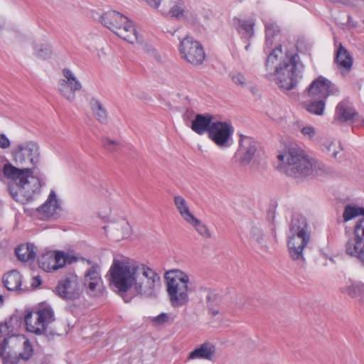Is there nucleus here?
I'll return each instance as SVG.
<instances>
[{"mask_svg":"<svg viewBox=\"0 0 364 364\" xmlns=\"http://www.w3.org/2000/svg\"><path fill=\"white\" fill-rule=\"evenodd\" d=\"M282 53L281 45L277 46L270 51L265 63V67L267 70L272 71L274 69L273 65L277 61L278 58L282 55Z\"/></svg>","mask_w":364,"mask_h":364,"instance_id":"473e14b6","label":"nucleus"},{"mask_svg":"<svg viewBox=\"0 0 364 364\" xmlns=\"http://www.w3.org/2000/svg\"><path fill=\"white\" fill-rule=\"evenodd\" d=\"M250 235L252 238L255 240L258 243L262 244L263 242L264 235L261 228L252 227L250 231Z\"/></svg>","mask_w":364,"mask_h":364,"instance_id":"a18cd8bd","label":"nucleus"},{"mask_svg":"<svg viewBox=\"0 0 364 364\" xmlns=\"http://www.w3.org/2000/svg\"><path fill=\"white\" fill-rule=\"evenodd\" d=\"M350 20H351V17H350V16H348L347 23H351V22H350Z\"/></svg>","mask_w":364,"mask_h":364,"instance_id":"0e129e2a","label":"nucleus"},{"mask_svg":"<svg viewBox=\"0 0 364 364\" xmlns=\"http://www.w3.org/2000/svg\"><path fill=\"white\" fill-rule=\"evenodd\" d=\"M174 3L175 4L170 9L168 14L176 20H183L186 12L181 6V0H174Z\"/></svg>","mask_w":364,"mask_h":364,"instance_id":"c9c22d12","label":"nucleus"},{"mask_svg":"<svg viewBox=\"0 0 364 364\" xmlns=\"http://www.w3.org/2000/svg\"><path fill=\"white\" fill-rule=\"evenodd\" d=\"M106 27L118 37L134 43L139 41V35L133 24H108Z\"/></svg>","mask_w":364,"mask_h":364,"instance_id":"dca6fc26","label":"nucleus"},{"mask_svg":"<svg viewBox=\"0 0 364 364\" xmlns=\"http://www.w3.org/2000/svg\"><path fill=\"white\" fill-rule=\"evenodd\" d=\"M143 51L149 57L153 58L157 62H161V57L156 49L150 44H144L143 46Z\"/></svg>","mask_w":364,"mask_h":364,"instance_id":"79ce46f5","label":"nucleus"},{"mask_svg":"<svg viewBox=\"0 0 364 364\" xmlns=\"http://www.w3.org/2000/svg\"><path fill=\"white\" fill-rule=\"evenodd\" d=\"M102 284L100 267L97 264H94L87 270L85 274L84 285L87 294L90 296H95L97 291L100 289Z\"/></svg>","mask_w":364,"mask_h":364,"instance_id":"2eb2a0df","label":"nucleus"},{"mask_svg":"<svg viewBox=\"0 0 364 364\" xmlns=\"http://www.w3.org/2000/svg\"><path fill=\"white\" fill-rule=\"evenodd\" d=\"M360 208H362L363 210H361V212H362V215L364 216V207H360Z\"/></svg>","mask_w":364,"mask_h":364,"instance_id":"69168bd1","label":"nucleus"},{"mask_svg":"<svg viewBox=\"0 0 364 364\" xmlns=\"http://www.w3.org/2000/svg\"><path fill=\"white\" fill-rule=\"evenodd\" d=\"M279 170L293 178H303L312 171V164L302 150L289 149L284 154L277 156Z\"/></svg>","mask_w":364,"mask_h":364,"instance_id":"39448f33","label":"nucleus"},{"mask_svg":"<svg viewBox=\"0 0 364 364\" xmlns=\"http://www.w3.org/2000/svg\"><path fill=\"white\" fill-rule=\"evenodd\" d=\"M179 28H176L173 24H164V26L161 28L164 33H167L173 36Z\"/></svg>","mask_w":364,"mask_h":364,"instance_id":"8fccbe9b","label":"nucleus"},{"mask_svg":"<svg viewBox=\"0 0 364 364\" xmlns=\"http://www.w3.org/2000/svg\"><path fill=\"white\" fill-rule=\"evenodd\" d=\"M41 282H42V281H41L40 277H38V276L34 277L33 278V282L31 283V286L33 288H36L41 284Z\"/></svg>","mask_w":364,"mask_h":364,"instance_id":"864d4df0","label":"nucleus"},{"mask_svg":"<svg viewBox=\"0 0 364 364\" xmlns=\"http://www.w3.org/2000/svg\"><path fill=\"white\" fill-rule=\"evenodd\" d=\"M150 6L158 9L161 4V0H144Z\"/></svg>","mask_w":364,"mask_h":364,"instance_id":"603ef678","label":"nucleus"},{"mask_svg":"<svg viewBox=\"0 0 364 364\" xmlns=\"http://www.w3.org/2000/svg\"><path fill=\"white\" fill-rule=\"evenodd\" d=\"M250 47V43H248L247 45H246V46H245V50H247H247H249Z\"/></svg>","mask_w":364,"mask_h":364,"instance_id":"680f3d73","label":"nucleus"},{"mask_svg":"<svg viewBox=\"0 0 364 364\" xmlns=\"http://www.w3.org/2000/svg\"><path fill=\"white\" fill-rule=\"evenodd\" d=\"M321 149L323 152L330 157L335 159L338 158V154L342 148L333 139H326L321 142Z\"/></svg>","mask_w":364,"mask_h":364,"instance_id":"a878e982","label":"nucleus"},{"mask_svg":"<svg viewBox=\"0 0 364 364\" xmlns=\"http://www.w3.org/2000/svg\"><path fill=\"white\" fill-rule=\"evenodd\" d=\"M60 210V201L57 198L55 192L51 190L46 202L39 206L36 211L42 215V218H49Z\"/></svg>","mask_w":364,"mask_h":364,"instance_id":"f3484780","label":"nucleus"},{"mask_svg":"<svg viewBox=\"0 0 364 364\" xmlns=\"http://www.w3.org/2000/svg\"><path fill=\"white\" fill-rule=\"evenodd\" d=\"M357 116V112L348 100L340 102L336 107L334 119L340 122L353 120Z\"/></svg>","mask_w":364,"mask_h":364,"instance_id":"6ab92c4d","label":"nucleus"},{"mask_svg":"<svg viewBox=\"0 0 364 364\" xmlns=\"http://www.w3.org/2000/svg\"><path fill=\"white\" fill-rule=\"evenodd\" d=\"M335 60L341 68L347 70H350L352 67L353 58L341 43L336 52Z\"/></svg>","mask_w":364,"mask_h":364,"instance_id":"393cba45","label":"nucleus"},{"mask_svg":"<svg viewBox=\"0 0 364 364\" xmlns=\"http://www.w3.org/2000/svg\"><path fill=\"white\" fill-rule=\"evenodd\" d=\"M166 291L171 305L174 308L186 306L189 301L188 276L178 269H173L165 274Z\"/></svg>","mask_w":364,"mask_h":364,"instance_id":"0eeeda50","label":"nucleus"},{"mask_svg":"<svg viewBox=\"0 0 364 364\" xmlns=\"http://www.w3.org/2000/svg\"><path fill=\"white\" fill-rule=\"evenodd\" d=\"M39 267L46 272L56 270L53 252H49L43 254L38 259Z\"/></svg>","mask_w":364,"mask_h":364,"instance_id":"7c9ffc66","label":"nucleus"},{"mask_svg":"<svg viewBox=\"0 0 364 364\" xmlns=\"http://www.w3.org/2000/svg\"><path fill=\"white\" fill-rule=\"evenodd\" d=\"M194 115V112L191 109H187L185 112L183 117L184 119H190Z\"/></svg>","mask_w":364,"mask_h":364,"instance_id":"4d7b16f0","label":"nucleus"},{"mask_svg":"<svg viewBox=\"0 0 364 364\" xmlns=\"http://www.w3.org/2000/svg\"><path fill=\"white\" fill-rule=\"evenodd\" d=\"M306 92L311 97V101L306 105V110L313 114L322 115L326 98L329 95H338L339 90L330 80L320 76L311 83Z\"/></svg>","mask_w":364,"mask_h":364,"instance_id":"423d86ee","label":"nucleus"},{"mask_svg":"<svg viewBox=\"0 0 364 364\" xmlns=\"http://www.w3.org/2000/svg\"><path fill=\"white\" fill-rule=\"evenodd\" d=\"M55 291L62 299L74 300L80 297L82 289L77 277L70 274L58 282Z\"/></svg>","mask_w":364,"mask_h":364,"instance_id":"9b49d317","label":"nucleus"},{"mask_svg":"<svg viewBox=\"0 0 364 364\" xmlns=\"http://www.w3.org/2000/svg\"><path fill=\"white\" fill-rule=\"evenodd\" d=\"M280 33V28L277 24H266L264 52L268 53L273 45L274 41Z\"/></svg>","mask_w":364,"mask_h":364,"instance_id":"bb28decb","label":"nucleus"},{"mask_svg":"<svg viewBox=\"0 0 364 364\" xmlns=\"http://www.w3.org/2000/svg\"><path fill=\"white\" fill-rule=\"evenodd\" d=\"M301 133L309 139L312 141L317 140L316 130L310 125L304 126L301 129Z\"/></svg>","mask_w":364,"mask_h":364,"instance_id":"c03bdc74","label":"nucleus"},{"mask_svg":"<svg viewBox=\"0 0 364 364\" xmlns=\"http://www.w3.org/2000/svg\"><path fill=\"white\" fill-rule=\"evenodd\" d=\"M195 26H197L195 29L197 31H201L202 26H200V24H194Z\"/></svg>","mask_w":364,"mask_h":364,"instance_id":"bf43d9fd","label":"nucleus"},{"mask_svg":"<svg viewBox=\"0 0 364 364\" xmlns=\"http://www.w3.org/2000/svg\"><path fill=\"white\" fill-rule=\"evenodd\" d=\"M53 256L55 264L56 266V270L65 266V264L67 262L68 258L66 257V255L64 252L58 251L53 252Z\"/></svg>","mask_w":364,"mask_h":364,"instance_id":"37998d69","label":"nucleus"},{"mask_svg":"<svg viewBox=\"0 0 364 364\" xmlns=\"http://www.w3.org/2000/svg\"><path fill=\"white\" fill-rule=\"evenodd\" d=\"M33 55L38 59L47 60L51 57L52 50L50 46L46 43L35 44Z\"/></svg>","mask_w":364,"mask_h":364,"instance_id":"2f4dec72","label":"nucleus"},{"mask_svg":"<svg viewBox=\"0 0 364 364\" xmlns=\"http://www.w3.org/2000/svg\"><path fill=\"white\" fill-rule=\"evenodd\" d=\"M173 200L178 211L183 220L188 222L192 219L194 215L191 213L186 200L181 196H176Z\"/></svg>","mask_w":364,"mask_h":364,"instance_id":"c85d7f7f","label":"nucleus"},{"mask_svg":"<svg viewBox=\"0 0 364 364\" xmlns=\"http://www.w3.org/2000/svg\"><path fill=\"white\" fill-rule=\"evenodd\" d=\"M249 90L253 95H257L258 92V90L255 87L250 86Z\"/></svg>","mask_w":364,"mask_h":364,"instance_id":"13d9d810","label":"nucleus"},{"mask_svg":"<svg viewBox=\"0 0 364 364\" xmlns=\"http://www.w3.org/2000/svg\"><path fill=\"white\" fill-rule=\"evenodd\" d=\"M215 351V348L214 346L208 343H204L199 348H196L189 353L188 360L197 358L211 360Z\"/></svg>","mask_w":364,"mask_h":364,"instance_id":"5701e85b","label":"nucleus"},{"mask_svg":"<svg viewBox=\"0 0 364 364\" xmlns=\"http://www.w3.org/2000/svg\"><path fill=\"white\" fill-rule=\"evenodd\" d=\"M100 23H132V21L124 14L109 10L102 13V19Z\"/></svg>","mask_w":364,"mask_h":364,"instance_id":"cd10ccee","label":"nucleus"},{"mask_svg":"<svg viewBox=\"0 0 364 364\" xmlns=\"http://www.w3.org/2000/svg\"><path fill=\"white\" fill-rule=\"evenodd\" d=\"M233 134V127L225 122H214L212 124L208 137L218 146L226 148L230 146V141Z\"/></svg>","mask_w":364,"mask_h":364,"instance_id":"ddd939ff","label":"nucleus"},{"mask_svg":"<svg viewBox=\"0 0 364 364\" xmlns=\"http://www.w3.org/2000/svg\"><path fill=\"white\" fill-rule=\"evenodd\" d=\"M55 319L53 310L45 304L27 312L24 317L26 330L36 335L47 334L49 326Z\"/></svg>","mask_w":364,"mask_h":364,"instance_id":"1a4fd4ad","label":"nucleus"},{"mask_svg":"<svg viewBox=\"0 0 364 364\" xmlns=\"http://www.w3.org/2000/svg\"><path fill=\"white\" fill-rule=\"evenodd\" d=\"M257 149V143L254 139L244 135L240 136V146L236 154L242 164H248L251 161Z\"/></svg>","mask_w":364,"mask_h":364,"instance_id":"4468645a","label":"nucleus"},{"mask_svg":"<svg viewBox=\"0 0 364 364\" xmlns=\"http://www.w3.org/2000/svg\"><path fill=\"white\" fill-rule=\"evenodd\" d=\"M229 76L232 82L238 87H245L247 84L245 75L241 72L232 71L229 74Z\"/></svg>","mask_w":364,"mask_h":364,"instance_id":"ea45409f","label":"nucleus"},{"mask_svg":"<svg viewBox=\"0 0 364 364\" xmlns=\"http://www.w3.org/2000/svg\"><path fill=\"white\" fill-rule=\"evenodd\" d=\"M213 117L209 114H197L195 118L191 121V129L199 135H203L205 132H210V127L214 122Z\"/></svg>","mask_w":364,"mask_h":364,"instance_id":"a211bd4d","label":"nucleus"},{"mask_svg":"<svg viewBox=\"0 0 364 364\" xmlns=\"http://www.w3.org/2000/svg\"><path fill=\"white\" fill-rule=\"evenodd\" d=\"M340 290L351 298L363 297L364 296V283L349 279Z\"/></svg>","mask_w":364,"mask_h":364,"instance_id":"4be33fe9","label":"nucleus"},{"mask_svg":"<svg viewBox=\"0 0 364 364\" xmlns=\"http://www.w3.org/2000/svg\"><path fill=\"white\" fill-rule=\"evenodd\" d=\"M2 282L4 287L9 291H22L21 288L22 284V276L20 272L16 269L11 270L6 273Z\"/></svg>","mask_w":364,"mask_h":364,"instance_id":"aec40b11","label":"nucleus"},{"mask_svg":"<svg viewBox=\"0 0 364 364\" xmlns=\"http://www.w3.org/2000/svg\"><path fill=\"white\" fill-rule=\"evenodd\" d=\"M187 223L194 227L198 233L203 237L209 238L211 237V234L207 226L202 223L201 221L197 219L195 216H193L192 219L189 220Z\"/></svg>","mask_w":364,"mask_h":364,"instance_id":"72a5a7b5","label":"nucleus"},{"mask_svg":"<svg viewBox=\"0 0 364 364\" xmlns=\"http://www.w3.org/2000/svg\"><path fill=\"white\" fill-rule=\"evenodd\" d=\"M353 120L355 123H357L358 125H363L364 124L363 117L360 116L358 113H357V116H355V118L353 119Z\"/></svg>","mask_w":364,"mask_h":364,"instance_id":"5fc2aeb1","label":"nucleus"},{"mask_svg":"<svg viewBox=\"0 0 364 364\" xmlns=\"http://www.w3.org/2000/svg\"><path fill=\"white\" fill-rule=\"evenodd\" d=\"M123 299H124L125 302H129L130 301V299H131L130 298L127 299L126 297H123Z\"/></svg>","mask_w":364,"mask_h":364,"instance_id":"e2e57ef3","label":"nucleus"},{"mask_svg":"<svg viewBox=\"0 0 364 364\" xmlns=\"http://www.w3.org/2000/svg\"><path fill=\"white\" fill-rule=\"evenodd\" d=\"M355 237L349 240H356V241H364V217L359 220L355 225Z\"/></svg>","mask_w":364,"mask_h":364,"instance_id":"a19ab883","label":"nucleus"},{"mask_svg":"<svg viewBox=\"0 0 364 364\" xmlns=\"http://www.w3.org/2000/svg\"><path fill=\"white\" fill-rule=\"evenodd\" d=\"M101 143L103 148L109 152L117 151L121 147V144L119 141L112 139L108 136L102 137Z\"/></svg>","mask_w":364,"mask_h":364,"instance_id":"4c0bfd02","label":"nucleus"},{"mask_svg":"<svg viewBox=\"0 0 364 364\" xmlns=\"http://www.w3.org/2000/svg\"><path fill=\"white\" fill-rule=\"evenodd\" d=\"M363 23H364V21H363Z\"/></svg>","mask_w":364,"mask_h":364,"instance_id":"338daca9","label":"nucleus"},{"mask_svg":"<svg viewBox=\"0 0 364 364\" xmlns=\"http://www.w3.org/2000/svg\"><path fill=\"white\" fill-rule=\"evenodd\" d=\"M361 210L363 209L360 207L347 205L343 214L344 221H348L358 215H362Z\"/></svg>","mask_w":364,"mask_h":364,"instance_id":"58836bf2","label":"nucleus"},{"mask_svg":"<svg viewBox=\"0 0 364 364\" xmlns=\"http://www.w3.org/2000/svg\"><path fill=\"white\" fill-rule=\"evenodd\" d=\"M206 301L208 310L213 316H215L219 314L218 309L215 307L220 303V298L218 295L214 292H209L206 296Z\"/></svg>","mask_w":364,"mask_h":364,"instance_id":"f704fd0d","label":"nucleus"},{"mask_svg":"<svg viewBox=\"0 0 364 364\" xmlns=\"http://www.w3.org/2000/svg\"><path fill=\"white\" fill-rule=\"evenodd\" d=\"M179 50L182 58L195 66L201 65L205 58L201 43L189 35L181 41Z\"/></svg>","mask_w":364,"mask_h":364,"instance_id":"9d476101","label":"nucleus"},{"mask_svg":"<svg viewBox=\"0 0 364 364\" xmlns=\"http://www.w3.org/2000/svg\"><path fill=\"white\" fill-rule=\"evenodd\" d=\"M310 239L311 231L306 218L294 215L289 225L287 246L290 257L301 267L305 264L303 252Z\"/></svg>","mask_w":364,"mask_h":364,"instance_id":"20e7f679","label":"nucleus"},{"mask_svg":"<svg viewBox=\"0 0 364 364\" xmlns=\"http://www.w3.org/2000/svg\"><path fill=\"white\" fill-rule=\"evenodd\" d=\"M253 26L254 24H236L235 28L242 38L249 40L255 34Z\"/></svg>","mask_w":364,"mask_h":364,"instance_id":"e433bc0d","label":"nucleus"},{"mask_svg":"<svg viewBox=\"0 0 364 364\" xmlns=\"http://www.w3.org/2000/svg\"><path fill=\"white\" fill-rule=\"evenodd\" d=\"M346 252L348 255L357 258L364 267V241L348 240L346 244Z\"/></svg>","mask_w":364,"mask_h":364,"instance_id":"412c9836","label":"nucleus"},{"mask_svg":"<svg viewBox=\"0 0 364 364\" xmlns=\"http://www.w3.org/2000/svg\"><path fill=\"white\" fill-rule=\"evenodd\" d=\"M36 247L33 244L21 245L15 250L18 259L22 262L33 260L36 257Z\"/></svg>","mask_w":364,"mask_h":364,"instance_id":"b1692460","label":"nucleus"},{"mask_svg":"<svg viewBox=\"0 0 364 364\" xmlns=\"http://www.w3.org/2000/svg\"><path fill=\"white\" fill-rule=\"evenodd\" d=\"M117 227L120 228L122 231L121 237L124 238L128 237L131 232V227L127 221L122 220L118 224Z\"/></svg>","mask_w":364,"mask_h":364,"instance_id":"49530a36","label":"nucleus"},{"mask_svg":"<svg viewBox=\"0 0 364 364\" xmlns=\"http://www.w3.org/2000/svg\"><path fill=\"white\" fill-rule=\"evenodd\" d=\"M169 316L166 313H161L159 315L153 317L151 321L156 325H161L168 322Z\"/></svg>","mask_w":364,"mask_h":364,"instance_id":"de8ad7c7","label":"nucleus"},{"mask_svg":"<svg viewBox=\"0 0 364 364\" xmlns=\"http://www.w3.org/2000/svg\"><path fill=\"white\" fill-rule=\"evenodd\" d=\"M242 299H243V297L242 296H237L235 298V299L234 300V303L235 304L236 306H237L239 308H242L244 305L243 302H242Z\"/></svg>","mask_w":364,"mask_h":364,"instance_id":"6e6d98bb","label":"nucleus"},{"mask_svg":"<svg viewBox=\"0 0 364 364\" xmlns=\"http://www.w3.org/2000/svg\"><path fill=\"white\" fill-rule=\"evenodd\" d=\"M63 78L58 82V90L60 95L69 101L75 98V92L80 90L82 85L74 73L68 68L63 69Z\"/></svg>","mask_w":364,"mask_h":364,"instance_id":"f8f14e48","label":"nucleus"},{"mask_svg":"<svg viewBox=\"0 0 364 364\" xmlns=\"http://www.w3.org/2000/svg\"><path fill=\"white\" fill-rule=\"evenodd\" d=\"M14 162L23 168L6 164L2 173L9 181V191L17 202L28 203L38 194L43 186L41 180L33 175V171L24 166H36L40 160L39 145L33 141L21 143L13 147L11 152Z\"/></svg>","mask_w":364,"mask_h":364,"instance_id":"f257e3e1","label":"nucleus"},{"mask_svg":"<svg viewBox=\"0 0 364 364\" xmlns=\"http://www.w3.org/2000/svg\"><path fill=\"white\" fill-rule=\"evenodd\" d=\"M10 141L7 136L4 134H0V147L1 149H7L10 146Z\"/></svg>","mask_w":364,"mask_h":364,"instance_id":"3c124183","label":"nucleus"},{"mask_svg":"<svg viewBox=\"0 0 364 364\" xmlns=\"http://www.w3.org/2000/svg\"><path fill=\"white\" fill-rule=\"evenodd\" d=\"M109 273L110 284L121 294L132 289L136 295L153 299L161 288L159 274L144 264L114 259Z\"/></svg>","mask_w":364,"mask_h":364,"instance_id":"f03ea898","label":"nucleus"},{"mask_svg":"<svg viewBox=\"0 0 364 364\" xmlns=\"http://www.w3.org/2000/svg\"><path fill=\"white\" fill-rule=\"evenodd\" d=\"M4 304V298L1 295H0V307L3 306Z\"/></svg>","mask_w":364,"mask_h":364,"instance_id":"052dcab7","label":"nucleus"},{"mask_svg":"<svg viewBox=\"0 0 364 364\" xmlns=\"http://www.w3.org/2000/svg\"><path fill=\"white\" fill-rule=\"evenodd\" d=\"M302 68L303 65L299 62L297 54L284 60L274 69L278 85L287 90L293 89L297 84L298 79L301 77Z\"/></svg>","mask_w":364,"mask_h":364,"instance_id":"6e6552de","label":"nucleus"},{"mask_svg":"<svg viewBox=\"0 0 364 364\" xmlns=\"http://www.w3.org/2000/svg\"><path fill=\"white\" fill-rule=\"evenodd\" d=\"M90 105L95 117L100 123L106 124L107 122V114L102 103L96 99H92L90 100Z\"/></svg>","mask_w":364,"mask_h":364,"instance_id":"c756f323","label":"nucleus"},{"mask_svg":"<svg viewBox=\"0 0 364 364\" xmlns=\"http://www.w3.org/2000/svg\"><path fill=\"white\" fill-rule=\"evenodd\" d=\"M19 326L16 316L0 323V356L3 364H18L28 360L33 353L29 340L16 333Z\"/></svg>","mask_w":364,"mask_h":364,"instance_id":"7ed1b4c3","label":"nucleus"},{"mask_svg":"<svg viewBox=\"0 0 364 364\" xmlns=\"http://www.w3.org/2000/svg\"><path fill=\"white\" fill-rule=\"evenodd\" d=\"M88 16L90 20L97 21L98 23L102 21V13H100L97 11L91 10L88 12Z\"/></svg>","mask_w":364,"mask_h":364,"instance_id":"09e8293b","label":"nucleus"}]
</instances>
